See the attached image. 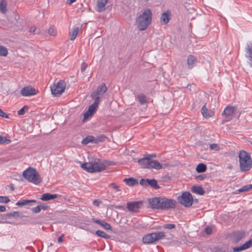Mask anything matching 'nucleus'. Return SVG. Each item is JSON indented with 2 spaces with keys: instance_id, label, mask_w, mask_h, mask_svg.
I'll use <instances>...</instances> for the list:
<instances>
[{
  "instance_id": "49530a36",
  "label": "nucleus",
  "mask_w": 252,
  "mask_h": 252,
  "mask_svg": "<svg viewBox=\"0 0 252 252\" xmlns=\"http://www.w3.org/2000/svg\"><path fill=\"white\" fill-rule=\"evenodd\" d=\"M32 211L33 213H38L41 211L40 205H38L36 207L32 209Z\"/></svg>"
},
{
  "instance_id": "cd10ccee",
  "label": "nucleus",
  "mask_w": 252,
  "mask_h": 252,
  "mask_svg": "<svg viewBox=\"0 0 252 252\" xmlns=\"http://www.w3.org/2000/svg\"><path fill=\"white\" fill-rule=\"evenodd\" d=\"M207 170V166L203 163L198 164L196 167V171L197 173L204 172Z\"/></svg>"
},
{
  "instance_id": "6e6552de",
  "label": "nucleus",
  "mask_w": 252,
  "mask_h": 252,
  "mask_svg": "<svg viewBox=\"0 0 252 252\" xmlns=\"http://www.w3.org/2000/svg\"><path fill=\"white\" fill-rule=\"evenodd\" d=\"M179 203L185 207H189L192 205L193 199L191 194L188 191L182 193L181 195L178 197Z\"/></svg>"
},
{
  "instance_id": "6e6d98bb",
  "label": "nucleus",
  "mask_w": 252,
  "mask_h": 252,
  "mask_svg": "<svg viewBox=\"0 0 252 252\" xmlns=\"http://www.w3.org/2000/svg\"><path fill=\"white\" fill-rule=\"evenodd\" d=\"M101 202V201L99 200H94L93 202V205L98 206L99 204Z\"/></svg>"
},
{
  "instance_id": "2f4dec72",
  "label": "nucleus",
  "mask_w": 252,
  "mask_h": 252,
  "mask_svg": "<svg viewBox=\"0 0 252 252\" xmlns=\"http://www.w3.org/2000/svg\"><path fill=\"white\" fill-rule=\"evenodd\" d=\"M95 234L97 235L98 236H99L100 237L105 238V239H109L110 238V236L107 233H106L105 232L98 230L95 232Z\"/></svg>"
},
{
  "instance_id": "5701e85b",
  "label": "nucleus",
  "mask_w": 252,
  "mask_h": 252,
  "mask_svg": "<svg viewBox=\"0 0 252 252\" xmlns=\"http://www.w3.org/2000/svg\"><path fill=\"white\" fill-rule=\"evenodd\" d=\"M107 1L104 0H97V10L99 12L103 11L105 9V6Z\"/></svg>"
},
{
  "instance_id": "e2e57ef3",
  "label": "nucleus",
  "mask_w": 252,
  "mask_h": 252,
  "mask_svg": "<svg viewBox=\"0 0 252 252\" xmlns=\"http://www.w3.org/2000/svg\"><path fill=\"white\" fill-rule=\"evenodd\" d=\"M63 236H64V235L63 234L62 236H61L58 238V241L59 243H62L63 242Z\"/></svg>"
},
{
  "instance_id": "423d86ee",
  "label": "nucleus",
  "mask_w": 252,
  "mask_h": 252,
  "mask_svg": "<svg viewBox=\"0 0 252 252\" xmlns=\"http://www.w3.org/2000/svg\"><path fill=\"white\" fill-rule=\"evenodd\" d=\"M107 87L104 83H101L98 85L96 90L93 91L91 97L94 100V103L99 105L100 97L107 92Z\"/></svg>"
},
{
  "instance_id": "338daca9",
  "label": "nucleus",
  "mask_w": 252,
  "mask_h": 252,
  "mask_svg": "<svg viewBox=\"0 0 252 252\" xmlns=\"http://www.w3.org/2000/svg\"><path fill=\"white\" fill-rule=\"evenodd\" d=\"M52 245H53L52 243H51L50 245V246H52Z\"/></svg>"
},
{
  "instance_id": "c03bdc74",
  "label": "nucleus",
  "mask_w": 252,
  "mask_h": 252,
  "mask_svg": "<svg viewBox=\"0 0 252 252\" xmlns=\"http://www.w3.org/2000/svg\"><path fill=\"white\" fill-rule=\"evenodd\" d=\"M210 148L211 150L219 151L220 149L219 146L217 144H212L210 145Z\"/></svg>"
},
{
  "instance_id": "a211bd4d",
  "label": "nucleus",
  "mask_w": 252,
  "mask_h": 252,
  "mask_svg": "<svg viewBox=\"0 0 252 252\" xmlns=\"http://www.w3.org/2000/svg\"><path fill=\"white\" fill-rule=\"evenodd\" d=\"M252 247V239L249 240L239 247L233 248V252H240Z\"/></svg>"
},
{
  "instance_id": "5fc2aeb1",
  "label": "nucleus",
  "mask_w": 252,
  "mask_h": 252,
  "mask_svg": "<svg viewBox=\"0 0 252 252\" xmlns=\"http://www.w3.org/2000/svg\"><path fill=\"white\" fill-rule=\"evenodd\" d=\"M87 67V64L84 62L82 63L81 64V70L82 72H84Z\"/></svg>"
},
{
  "instance_id": "58836bf2",
  "label": "nucleus",
  "mask_w": 252,
  "mask_h": 252,
  "mask_svg": "<svg viewBox=\"0 0 252 252\" xmlns=\"http://www.w3.org/2000/svg\"><path fill=\"white\" fill-rule=\"evenodd\" d=\"M48 33L50 35L55 36L57 34V31L55 27H50L48 30Z\"/></svg>"
},
{
  "instance_id": "7ed1b4c3",
  "label": "nucleus",
  "mask_w": 252,
  "mask_h": 252,
  "mask_svg": "<svg viewBox=\"0 0 252 252\" xmlns=\"http://www.w3.org/2000/svg\"><path fill=\"white\" fill-rule=\"evenodd\" d=\"M152 13L150 9H147L136 19L137 27L140 31L145 30L152 20Z\"/></svg>"
},
{
  "instance_id": "7c9ffc66",
  "label": "nucleus",
  "mask_w": 252,
  "mask_h": 252,
  "mask_svg": "<svg viewBox=\"0 0 252 252\" xmlns=\"http://www.w3.org/2000/svg\"><path fill=\"white\" fill-rule=\"evenodd\" d=\"M136 99H137L141 104H144L147 102L146 96L143 94H140L138 95Z\"/></svg>"
},
{
  "instance_id": "052dcab7",
  "label": "nucleus",
  "mask_w": 252,
  "mask_h": 252,
  "mask_svg": "<svg viewBox=\"0 0 252 252\" xmlns=\"http://www.w3.org/2000/svg\"><path fill=\"white\" fill-rule=\"evenodd\" d=\"M147 158H149L150 159H151L152 158H155L156 157V155L155 154H152V155H151V154H148L146 156Z\"/></svg>"
},
{
  "instance_id": "680f3d73",
  "label": "nucleus",
  "mask_w": 252,
  "mask_h": 252,
  "mask_svg": "<svg viewBox=\"0 0 252 252\" xmlns=\"http://www.w3.org/2000/svg\"><path fill=\"white\" fill-rule=\"evenodd\" d=\"M92 142L93 143H94V144L98 143V142L97 141V140L96 139V137H95L93 136V138L92 139Z\"/></svg>"
},
{
  "instance_id": "e433bc0d",
  "label": "nucleus",
  "mask_w": 252,
  "mask_h": 252,
  "mask_svg": "<svg viewBox=\"0 0 252 252\" xmlns=\"http://www.w3.org/2000/svg\"><path fill=\"white\" fill-rule=\"evenodd\" d=\"M93 138V136H88L82 140V144L83 145H87L90 142H92Z\"/></svg>"
},
{
  "instance_id": "de8ad7c7",
  "label": "nucleus",
  "mask_w": 252,
  "mask_h": 252,
  "mask_svg": "<svg viewBox=\"0 0 252 252\" xmlns=\"http://www.w3.org/2000/svg\"><path fill=\"white\" fill-rule=\"evenodd\" d=\"M207 177L206 175L205 174H202V175H199L197 176H196L195 178L198 181H201L204 180Z\"/></svg>"
},
{
  "instance_id": "f03ea898",
  "label": "nucleus",
  "mask_w": 252,
  "mask_h": 252,
  "mask_svg": "<svg viewBox=\"0 0 252 252\" xmlns=\"http://www.w3.org/2000/svg\"><path fill=\"white\" fill-rule=\"evenodd\" d=\"M240 170L242 172L249 171L252 168V159L249 153L241 151L239 154Z\"/></svg>"
},
{
  "instance_id": "a18cd8bd",
  "label": "nucleus",
  "mask_w": 252,
  "mask_h": 252,
  "mask_svg": "<svg viewBox=\"0 0 252 252\" xmlns=\"http://www.w3.org/2000/svg\"><path fill=\"white\" fill-rule=\"evenodd\" d=\"M96 137L98 142L104 141L106 138V136L104 135H98Z\"/></svg>"
},
{
  "instance_id": "603ef678",
  "label": "nucleus",
  "mask_w": 252,
  "mask_h": 252,
  "mask_svg": "<svg viewBox=\"0 0 252 252\" xmlns=\"http://www.w3.org/2000/svg\"><path fill=\"white\" fill-rule=\"evenodd\" d=\"M205 231L207 234H211L212 232V228L211 226H207L205 229Z\"/></svg>"
},
{
  "instance_id": "6ab92c4d",
  "label": "nucleus",
  "mask_w": 252,
  "mask_h": 252,
  "mask_svg": "<svg viewBox=\"0 0 252 252\" xmlns=\"http://www.w3.org/2000/svg\"><path fill=\"white\" fill-rule=\"evenodd\" d=\"M246 56L249 59V63L252 67V43H250L247 45L245 49Z\"/></svg>"
},
{
  "instance_id": "c9c22d12",
  "label": "nucleus",
  "mask_w": 252,
  "mask_h": 252,
  "mask_svg": "<svg viewBox=\"0 0 252 252\" xmlns=\"http://www.w3.org/2000/svg\"><path fill=\"white\" fill-rule=\"evenodd\" d=\"M252 189V185H247L237 190L238 192H245Z\"/></svg>"
},
{
  "instance_id": "3c124183",
  "label": "nucleus",
  "mask_w": 252,
  "mask_h": 252,
  "mask_svg": "<svg viewBox=\"0 0 252 252\" xmlns=\"http://www.w3.org/2000/svg\"><path fill=\"white\" fill-rule=\"evenodd\" d=\"M92 221H94V222H95L97 224L100 225L101 226H102V224L103 223V222H104V220H97V219H95L94 218H93L92 219Z\"/></svg>"
},
{
  "instance_id": "dca6fc26",
  "label": "nucleus",
  "mask_w": 252,
  "mask_h": 252,
  "mask_svg": "<svg viewBox=\"0 0 252 252\" xmlns=\"http://www.w3.org/2000/svg\"><path fill=\"white\" fill-rule=\"evenodd\" d=\"M236 107L228 106L224 110L222 115L225 116L227 121L232 119L233 115L236 111Z\"/></svg>"
},
{
  "instance_id": "9b49d317",
  "label": "nucleus",
  "mask_w": 252,
  "mask_h": 252,
  "mask_svg": "<svg viewBox=\"0 0 252 252\" xmlns=\"http://www.w3.org/2000/svg\"><path fill=\"white\" fill-rule=\"evenodd\" d=\"M245 232L242 231H235L231 234L230 239L232 244H238L244 238Z\"/></svg>"
},
{
  "instance_id": "b1692460",
  "label": "nucleus",
  "mask_w": 252,
  "mask_h": 252,
  "mask_svg": "<svg viewBox=\"0 0 252 252\" xmlns=\"http://www.w3.org/2000/svg\"><path fill=\"white\" fill-rule=\"evenodd\" d=\"M36 203L35 200H22L19 201L16 203V205L19 206H22L24 205H32V203Z\"/></svg>"
},
{
  "instance_id": "aec40b11",
  "label": "nucleus",
  "mask_w": 252,
  "mask_h": 252,
  "mask_svg": "<svg viewBox=\"0 0 252 252\" xmlns=\"http://www.w3.org/2000/svg\"><path fill=\"white\" fill-rule=\"evenodd\" d=\"M170 12L169 11H167L163 12L160 17V21L162 25H166L168 23L170 19Z\"/></svg>"
},
{
  "instance_id": "37998d69",
  "label": "nucleus",
  "mask_w": 252,
  "mask_h": 252,
  "mask_svg": "<svg viewBox=\"0 0 252 252\" xmlns=\"http://www.w3.org/2000/svg\"><path fill=\"white\" fill-rule=\"evenodd\" d=\"M175 225L172 223H167L163 225V228L168 229H172L175 228Z\"/></svg>"
},
{
  "instance_id": "ea45409f",
  "label": "nucleus",
  "mask_w": 252,
  "mask_h": 252,
  "mask_svg": "<svg viewBox=\"0 0 252 252\" xmlns=\"http://www.w3.org/2000/svg\"><path fill=\"white\" fill-rule=\"evenodd\" d=\"M28 106L25 105L22 108L18 111L17 113L19 115H23L25 114L26 110H28Z\"/></svg>"
},
{
  "instance_id": "1a4fd4ad",
  "label": "nucleus",
  "mask_w": 252,
  "mask_h": 252,
  "mask_svg": "<svg viewBox=\"0 0 252 252\" xmlns=\"http://www.w3.org/2000/svg\"><path fill=\"white\" fill-rule=\"evenodd\" d=\"M65 87V82L63 80H60L51 87L52 94L55 96H60L64 92Z\"/></svg>"
},
{
  "instance_id": "f3484780",
  "label": "nucleus",
  "mask_w": 252,
  "mask_h": 252,
  "mask_svg": "<svg viewBox=\"0 0 252 252\" xmlns=\"http://www.w3.org/2000/svg\"><path fill=\"white\" fill-rule=\"evenodd\" d=\"M98 106V104H96V103L94 102L92 105H91L89 106L88 110L84 114L83 121H85L90 117L92 116L96 111Z\"/></svg>"
},
{
  "instance_id": "ddd939ff",
  "label": "nucleus",
  "mask_w": 252,
  "mask_h": 252,
  "mask_svg": "<svg viewBox=\"0 0 252 252\" xmlns=\"http://www.w3.org/2000/svg\"><path fill=\"white\" fill-rule=\"evenodd\" d=\"M142 204L143 201H141L128 202L126 204V207L130 212H138Z\"/></svg>"
},
{
  "instance_id": "13d9d810",
  "label": "nucleus",
  "mask_w": 252,
  "mask_h": 252,
  "mask_svg": "<svg viewBox=\"0 0 252 252\" xmlns=\"http://www.w3.org/2000/svg\"><path fill=\"white\" fill-rule=\"evenodd\" d=\"M6 211V208L4 206L0 205V212H4Z\"/></svg>"
},
{
  "instance_id": "20e7f679",
  "label": "nucleus",
  "mask_w": 252,
  "mask_h": 252,
  "mask_svg": "<svg viewBox=\"0 0 252 252\" xmlns=\"http://www.w3.org/2000/svg\"><path fill=\"white\" fill-rule=\"evenodd\" d=\"M23 177L29 182L38 185L42 182L39 173L32 167H30L23 173Z\"/></svg>"
},
{
  "instance_id": "0e129e2a",
  "label": "nucleus",
  "mask_w": 252,
  "mask_h": 252,
  "mask_svg": "<svg viewBox=\"0 0 252 252\" xmlns=\"http://www.w3.org/2000/svg\"><path fill=\"white\" fill-rule=\"evenodd\" d=\"M9 189H10L11 190H14V186H13V184H11V185L9 186Z\"/></svg>"
},
{
  "instance_id": "f704fd0d",
  "label": "nucleus",
  "mask_w": 252,
  "mask_h": 252,
  "mask_svg": "<svg viewBox=\"0 0 252 252\" xmlns=\"http://www.w3.org/2000/svg\"><path fill=\"white\" fill-rule=\"evenodd\" d=\"M8 54V50L7 48L2 45H0V56L5 57Z\"/></svg>"
},
{
  "instance_id": "79ce46f5",
  "label": "nucleus",
  "mask_w": 252,
  "mask_h": 252,
  "mask_svg": "<svg viewBox=\"0 0 252 252\" xmlns=\"http://www.w3.org/2000/svg\"><path fill=\"white\" fill-rule=\"evenodd\" d=\"M102 224V226L104 229H105L106 230H112V227L109 223L105 222V221Z\"/></svg>"
},
{
  "instance_id": "2eb2a0df",
  "label": "nucleus",
  "mask_w": 252,
  "mask_h": 252,
  "mask_svg": "<svg viewBox=\"0 0 252 252\" xmlns=\"http://www.w3.org/2000/svg\"><path fill=\"white\" fill-rule=\"evenodd\" d=\"M161 197H155L149 199V204L153 209H160L161 205Z\"/></svg>"
},
{
  "instance_id": "a19ab883",
  "label": "nucleus",
  "mask_w": 252,
  "mask_h": 252,
  "mask_svg": "<svg viewBox=\"0 0 252 252\" xmlns=\"http://www.w3.org/2000/svg\"><path fill=\"white\" fill-rule=\"evenodd\" d=\"M10 202V199L7 196H0V203H7Z\"/></svg>"
},
{
  "instance_id": "c756f323",
  "label": "nucleus",
  "mask_w": 252,
  "mask_h": 252,
  "mask_svg": "<svg viewBox=\"0 0 252 252\" xmlns=\"http://www.w3.org/2000/svg\"><path fill=\"white\" fill-rule=\"evenodd\" d=\"M201 111L203 117L206 118L211 117L212 116L211 113L208 112V110L205 104L202 107Z\"/></svg>"
},
{
  "instance_id": "f8f14e48",
  "label": "nucleus",
  "mask_w": 252,
  "mask_h": 252,
  "mask_svg": "<svg viewBox=\"0 0 252 252\" xmlns=\"http://www.w3.org/2000/svg\"><path fill=\"white\" fill-rule=\"evenodd\" d=\"M140 184L143 187L150 186L154 189H159V186L158 185L157 181L156 179H141L139 182Z\"/></svg>"
},
{
  "instance_id": "0eeeda50",
  "label": "nucleus",
  "mask_w": 252,
  "mask_h": 252,
  "mask_svg": "<svg viewBox=\"0 0 252 252\" xmlns=\"http://www.w3.org/2000/svg\"><path fill=\"white\" fill-rule=\"evenodd\" d=\"M165 236V233L162 231L151 233L144 235L142 241L144 244H151L162 239Z\"/></svg>"
},
{
  "instance_id": "412c9836",
  "label": "nucleus",
  "mask_w": 252,
  "mask_h": 252,
  "mask_svg": "<svg viewBox=\"0 0 252 252\" xmlns=\"http://www.w3.org/2000/svg\"><path fill=\"white\" fill-rule=\"evenodd\" d=\"M58 197V195L56 194H52L49 193H44L41 195L40 199L42 201H47L50 200H53Z\"/></svg>"
},
{
  "instance_id": "39448f33",
  "label": "nucleus",
  "mask_w": 252,
  "mask_h": 252,
  "mask_svg": "<svg viewBox=\"0 0 252 252\" xmlns=\"http://www.w3.org/2000/svg\"><path fill=\"white\" fill-rule=\"evenodd\" d=\"M138 163L143 168L152 169L154 168L159 170L162 168L161 164L158 161L150 159L146 156L143 158L138 159Z\"/></svg>"
},
{
  "instance_id": "72a5a7b5",
  "label": "nucleus",
  "mask_w": 252,
  "mask_h": 252,
  "mask_svg": "<svg viewBox=\"0 0 252 252\" xmlns=\"http://www.w3.org/2000/svg\"><path fill=\"white\" fill-rule=\"evenodd\" d=\"M20 216V213L18 211H15L12 213H9L4 215L5 219H9L11 217L17 218Z\"/></svg>"
},
{
  "instance_id": "9d476101",
  "label": "nucleus",
  "mask_w": 252,
  "mask_h": 252,
  "mask_svg": "<svg viewBox=\"0 0 252 252\" xmlns=\"http://www.w3.org/2000/svg\"><path fill=\"white\" fill-rule=\"evenodd\" d=\"M161 210L174 208L177 203L176 200L165 197H161Z\"/></svg>"
},
{
  "instance_id": "69168bd1",
  "label": "nucleus",
  "mask_w": 252,
  "mask_h": 252,
  "mask_svg": "<svg viewBox=\"0 0 252 252\" xmlns=\"http://www.w3.org/2000/svg\"><path fill=\"white\" fill-rule=\"evenodd\" d=\"M115 208L116 209H122V206H117L115 207Z\"/></svg>"
},
{
  "instance_id": "393cba45",
  "label": "nucleus",
  "mask_w": 252,
  "mask_h": 252,
  "mask_svg": "<svg viewBox=\"0 0 252 252\" xmlns=\"http://www.w3.org/2000/svg\"><path fill=\"white\" fill-rule=\"evenodd\" d=\"M123 181L129 186H134L138 184L137 180L133 178H125L124 179Z\"/></svg>"
},
{
  "instance_id": "4c0bfd02",
  "label": "nucleus",
  "mask_w": 252,
  "mask_h": 252,
  "mask_svg": "<svg viewBox=\"0 0 252 252\" xmlns=\"http://www.w3.org/2000/svg\"><path fill=\"white\" fill-rule=\"evenodd\" d=\"M11 143V140L6 138L5 137L0 136V144H3L4 143L9 144Z\"/></svg>"
},
{
  "instance_id": "bb28decb",
  "label": "nucleus",
  "mask_w": 252,
  "mask_h": 252,
  "mask_svg": "<svg viewBox=\"0 0 252 252\" xmlns=\"http://www.w3.org/2000/svg\"><path fill=\"white\" fill-rule=\"evenodd\" d=\"M215 252H230L231 250H230L228 247L224 246L221 247L220 246H218L214 248Z\"/></svg>"
},
{
  "instance_id": "f257e3e1",
  "label": "nucleus",
  "mask_w": 252,
  "mask_h": 252,
  "mask_svg": "<svg viewBox=\"0 0 252 252\" xmlns=\"http://www.w3.org/2000/svg\"><path fill=\"white\" fill-rule=\"evenodd\" d=\"M81 167L89 173H95L104 170L106 168V165L99 159H97L94 161L82 163Z\"/></svg>"
},
{
  "instance_id": "09e8293b",
  "label": "nucleus",
  "mask_w": 252,
  "mask_h": 252,
  "mask_svg": "<svg viewBox=\"0 0 252 252\" xmlns=\"http://www.w3.org/2000/svg\"><path fill=\"white\" fill-rule=\"evenodd\" d=\"M110 187H112L116 191H119L120 190V188L115 183H111L109 185Z\"/></svg>"
},
{
  "instance_id": "bf43d9fd",
  "label": "nucleus",
  "mask_w": 252,
  "mask_h": 252,
  "mask_svg": "<svg viewBox=\"0 0 252 252\" xmlns=\"http://www.w3.org/2000/svg\"><path fill=\"white\" fill-rule=\"evenodd\" d=\"M35 30L36 28L35 27H32L30 28L29 32L31 33H34Z\"/></svg>"
},
{
  "instance_id": "8fccbe9b",
  "label": "nucleus",
  "mask_w": 252,
  "mask_h": 252,
  "mask_svg": "<svg viewBox=\"0 0 252 252\" xmlns=\"http://www.w3.org/2000/svg\"><path fill=\"white\" fill-rule=\"evenodd\" d=\"M92 221H94V222H95L97 224L100 225L101 226H102V224L103 223V222H104V220H97V219H95L94 218H93L92 219Z\"/></svg>"
},
{
  "instance_id": "864d4df0",
  "label": "nucleus",
  "mask_w": 252,
  "mask_h": 252,
  "mask_svg": "<svg viewBox=\"0 0 252 252\" xmlns=\"http://www.w3.org/2000/svg\"><path fill=\"white\" fill-rule=\"evenodd\" d=\"M0 116L3 118H8V115L6 114L5 112H4L2 109L0 108Z\"/></svg>"
},
{
  "instance_id": "4468645a",
  "label": "nucleus",
  "mask_w": 252,
  "mask_h": 252,
  "mask_svg": "<svg viewBox=\"0 0 252 252\" xmlns=\"http://www.w3.org/2000/svg\"><path fill=\"white\" fill-rule=\"evenodd\" d=\"M38 91L31 86L24 87L21 90V94L24 96H30L36 94Z\"/></svg>"
},
{
  "instance_id": "c85d7f7f",
  "label": "nucleus",
  "mask_w": 252,
  "mask_h": 252,
  "mask_svg": "<svg viewBox=\"0 0 252 252\" xmlns=\"http://www.w3.org/2000/svg\"><path fill=\"white\" fill-rule=\"evenodd\" d=\"M6 6V1L5 0H1L0 2V11L3 14L6 13L7 11Z\"/></svg>"
},
{
  "instance_id": "a878e982",
  "label": "nucleus",
  "mask_w": 252,
  "mask_h": 252,
  "mask_svg": "<svg viewBox=\"0 0 252 252\" xmlns=\"http://www.w3.org/2000/svg\"><path fill=\"white\" fill-rule=\"evenodd\" d=\"M192 191L199 195H203L205 191L200 186H193L192 189Z\"/></svg>"
},
{
  "instance_id": "4d7b16f0",
  "label": "nucleus",
  "mask_w": 252,
  "mask_h": 252,
  "mask_svg": "<svg viewBox=\"0 0 252 252\" xmlns=\"http://www.w3.org/2000/svg\"><path fill=\"white\" fill-rule=\"evenodd\" d=\"M40 205V207L41 208V210L42 209L43 210H46L49 208V206L45 204H42V205Z\"/></svg>"
},
{
  "instance_id": "473e14b6",
  "label": "nucleus",
  "mask_w": 252,
  "mask_h": 252,
  "mask_svg": "<svg viewBox=\"0 0 252 252\" xmlns=\"http://www.w3.org/2000/svg\"><path fill=\"white\" fill-rule=\"evenodd\" d=\"M79 28L78 27H76L74 28L72 32L70 33V40H74L77 35H78V32H79Z\"/></svg>"
},
{
  "instance_id": "4be33fe9",
  "label": "nucleus",
  "mask_w": 252,
  "mask_h": 252,
  "mask_svg": "<svg viewBox=\"0 0 252 252\" xmlns=\"http://www.w3.org/2000/svg\"><path fill=\"white\" fill-rule=\"evenodd\" d=\"M196 62L197 59L196 57L191 55H190L188 56L187 60V63L189 68H192L194 64L196 63Z\"/></svg>"
}]
</instances>
